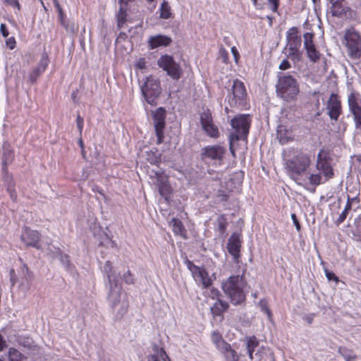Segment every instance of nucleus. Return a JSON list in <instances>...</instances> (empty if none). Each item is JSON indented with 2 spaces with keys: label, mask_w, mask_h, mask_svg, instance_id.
I'll return each mask as SVG.
<instances>
[{
  "label": "nucleus",
  "mask_w": 361,
  "mask_h": 361,
  "mask_svg": "<svg viewBox=\"0 0 361 361\" xmlns=\"http://www.w3.org/2000/svg\"><path fill=\"white\" fill-rule=\"evenodd\" d=\"M141 91L143 97L145 99L148 106L146 107V111L148 115H151L154 121V128L155 135L158 137V109L155 108L158 102V81L152 77L146 78L145 84L141 87Z\"/></svg>",
  "instance_id": "1"
},
{
  "label": "nucleus",
  "mask_w": 361,
  "mask_h": 361,
  "mask_svg": "<svg viewBox=\"0 0 361 361\" xmlns=\"http://www.w3.org/2000/svg\"><path fill=\"white\" fill-rule=\"evenodd\" d=\"M247 283L243 275L231 276L222 282V289L225 294L230 298L233 305H239L245 300L244 288Z\"/></svg>",
  "instance_id": "2"
},
{
  "label": "nucleus",
  "mask_w": 361,
  "mask_h": 361,
  "mask_svg": "<svg viewBox=\"0 0 361 361\" xmlns=\"http://www.w3.org/2000/svg\"><path fill=\"white\" fill-rule=\"evenodd\" d=\"M109 286L108 301L117 318H121L128 308L127 295L123 292L122 287L118 283V281L109 283Z\"/></svg>",
  "instance_id": "3"
},
{
  "label": "nucleus",
  "mask_w": 361,
  "mask_h": 361,
  "mask_svg": "<svg viewBox=\"0 0 361 361\" xmlns=\"http://www.w3.org/2000/svg\"><path fill=\"white\" fill-rule=\"evenodd\" d=\"M276 94L286 102L295 99L299 93V83L291 75L279 73L276 85Z\"/></svg>",
  "instance_id": "4"
},
{
  "label": "nucleus",
  "mask_w": 361,
  "mask_h": 361,
  "mask_svg": "<svg viewBox=\"0 0 361 361\" xmlns=\"http://www.w3.org/2000/svg\"><path fill=\"white\" fill-rule=\"evenodd\" d=\"M343 44L347 48L350 59H359L361 57V35L354 27L345 30Z\"/></svg>",
  "instance_id": "5"
},
{
  "label": "nucleus",
  "mask_w": 361,
  "mask_h": 361,
  "mask_svg": "<svg viewBox=\"0 0 361 361\" xmlns=\"http://www.w3.org/2000/svg\"><path fill=\"white\" fill-rule=\"evenodd\" d=\"M250 123V116L247 114H240L231 119V125L234 130V132L230 134L231 141L247 140Z\"/></svg>",
  "instance_id": "6"
},
{
  "label": "nucleus",
  "mask_w": 361,
  "mask_h": 361,
  "mask_svg": "<svg viewBox=\"0 0 361 361\" xmlns=\"http://www.w3.org/2000/svg\"><path fill=\"white\" fill-rule=\"evenodd\" d=\"M311 163L309 154L297 152L291 158L286 159V168L293 176H300L305 173Z\"/></svg>",
  "instance_id": "7"
},
{
  "label": "nucleus",
  "mask_w": 361,
  "mask_h": 361,
  "mask_svg": "<svg viewBox=\"0 0 361 361\" xmlns=\"http://www.w3.org/2000/svg\"><path fill=\"white\" fill-rule=\"evenodd\" d=\"M247 97V92L243 82L238 79L233 80L231 92L228 91V99L231 107L243 106Z\"/></svg>",
  "instance_id": "8"
},
{
  "label": "nucleus",
  "mask_w": 361,
  "mask_h": 361,
  "mask_svg": "<svg viewBox=\"0 0 361 361\" xmlns=\"http://www.w3.org/2000/svg\"><path fill=\"white\" fill-rule=\"evenodd\" d=\"M159 68L166 72L167 75L173 80H178L182 74L180 65L176 63L172 56L165 54L159 58Z\"/></svg>",
  "instance_id": "9"
},
{
  "label": "nucleus",
  "mask_w": 361,
  "mask_h": 361,
  "mask_svg": "<svg viewBox=\"0 0 361 361\" xmlns=\"http://www.w3.org/2000/svg\"><path fill=\"white\" fill-rule=\"evenodd\" d=\"M329 8L332 16L338 18H350L353 11L347 6L345 0H327Z\"/></svg>",
  "instance_id": "10"
},
{
  "label": "nucleus",
  "mask_w": 361,
  "mask_h": 361,
  "mask_svg": "<svg viewBox=\"0 0 361 361\" xmlns=\"http://www.w3.org/2000/svg\"><path fill=\"white\" fill-rule=\"evenodd\" d=\"M348 104L349 110L354 116L355 128L361 130V99L357 97L355 92L348 95Z\"/></svg>",
  "instance_id": "11"
},
{
  "label": "nucleus",
  "mask_w": 361,
  "mask_h": 361,
  "mask_svg": "<svg viewBox=\"0 0 361 361\" xmlns=\"http://www.w3.org/2000/svg\"><path fill=\"white\" fill-rule=\"evenodd\" d=\"M314 34L307 32L303 34L304 48L307 52V56L312 62H317L320 59L321 54L317 49L314 43Z\"/></svg>",
  "instance_id": "12"
},
{
  "label": "nucleus",
  "mask_w": 361,
  "mask_h": 361,
  "mask_svg": "<svg viewBox=\"0 0 361 361\" xmlns=\"http://www.w3.org/2000/svg\"><path fill=\"white\" fill-rule=\"evenodd\" d=\"M226 152V149L220 145H209L202 149L201 158L221 161Z\"/></svg>",
  "instance_id": "13"
},
{
  "label": "nucleus",
  "mask_w": 361,
  "mask_h": 361,
  "mask_svg": "<svg viewBox=\"0 0 361 361\" xmlns=\"http://www.w3.org/2000/svg\"><path fill=\"white\" fill-rule=\"evenodd\" d=\"M326 109L331 120L337 121L338 119L341 114V103L336 94H331L326 104Z\"/></svg>",
  "instance_id": "14"
},
{
  "label": "nucleus",
  "mask_w": 361,
  "mask_h": 361,
  "mask_svg": "<svg viewBox=\"0 0 361 361\" xmlns=\"http://www.w3.org/2000/svg\"><path fill=\"white\" fill-rule=\"evenodd\" d=\"M241 247V241L240 234L234 233L228 239L227 243V250L230 255L233 256L235 263L239 262L240 250Z\"/></svg>",
  "instance_id": "15"
},
{
  "label": "nucleus",
  "mask_w": 361,
  "mask_h": 361,
  "mask_svg": "<svg viewBox=\"0 0 361 361\" xmlns=\"http://www.w3.org/2000/svg\"><path fill=\"white\" fill-rule=\"evenodd\" d=\"M21 240L27 246H32L37 249L40 248V246L39 245V234L36 231L26 228L21 235Z\"/></svg>",
  "instance_id": "16"
},
{
  "label": "nucleus",
  "mask_w": 361,
  "mask_h": 361,
  "mask_svg": "<svg viewBox=\"0 0 361 361\" xmlns=\"http://www.w3.org/2000/svg\"><path fill=\"white\" fill-rule=\"evenodd\" d=\"M302 45V39L299 35V30L297 27H292L286 32V45L287 47L300 49Z\"/></svg>",
  "instance_id": "17"
},
{
  "label": "nucleus",
  "mask_w": 361,
  "mask_h": 361,
  "mask_svg": "<svg viewBox=\"0 0 361 361\" xmlns=\"http://www.w3.org/2000/svg\"><path fill=\"white\" fill-rule=\"evenodd\" d=\"M192 276L196 281L201 283L204 288H207L212 285V281L204 268L199 267Z\"/></svg>",
  "instance_id": "18"
},
{
  "label": "nucleus",
  "mask_w": 361,
  "mask_h": 361,
  "mask_svg": "<svg viewBox=\"0 0 361 361\" xmlns=\"http://www.w3.org/2000/svg\"><path fill=\"white\" fill-rule=\"evenodd\" d=\"M171 192V187L163 183L162 177L159 174V195L161 197V198H159V204H162V200L166 204L169 203Z\"/></svg>",
  "instance_id": "19"
},
{
  "label": "nucleus",
  "mask_w": 361,
  "mask_h": 361,
  "mask_svg": "<svg viewBox=\"0 0 361 361\" xmlns=\"http://www.w3.org/2000/svg\"><path fill=\"white\" fill-rule=\"evenodd\" d=\"M244 341L246 345L247 353L250 360H253V353L255 351V349L259 346V339L255 336H245L244 338Z\"/></svg>",
  "instance_id": "20"
},
{
  "label": "nucleus",
  "mask_w": 361,
  "mask_h": 361,
  "mask_svg": "<svg viewBox=\"0 0 361 361\" xmlns=\"http://www.w3.org/2000/svg\"><path fill=\"white\" fill-rule=\"evenodd\" d=\"M283 51H286V57L290 59L294 63H296L302 60V51L300 49L290 47L286 46Z\"/></svg>",
  "instance_id": "21"
},
{
  "label": "nucleus",
  "mask_w": 361,
  "mask_h": 361,
  "mask_svg": "<svg viewBox=\"0 0 361 361\" xmlns=\"http://www.w3.org/2000/svg\"><path fill=\"white\" fill-rule=\"evenodd\" d=\"M20 274L27 281L26 283L22 282L20 286L25 290H28L30 288V283L33 279V273L30 271L25 264H23L20 267Z\"/></svg>",
  "instance_id": "22"
},
{
  "label": "nucleus",
  "mask_w": 361,
  "mask_h": 361,
  "mask_svg": "<svg viewBox=\"0 0 361 361\" xmlns=\"http://www.w3.org/2000/svg\"><path fill=\"white\" fill-rule=\"evenodd\" d=\"M316 167L317 170L323 173L325 177V180L333 177L334 171L328 159L320 163H317Z\"/></svg>",
  "instance_id": "23"
},
{
  "label": "nucleus",
  "mask_w": 361,
  "mask_h": 361,
  "mask_svg": "<svg viewBox=\"0 0 361 361\" xmlns=\"http://www.w3.org/2000/svg\"><path fill=\"white\" fill-rule=\"evenodd\" d=\"M173 17L174 14L172 12L169 3L167 1L164 0L159 7V18L171 19L173 18Z\"/></svg>",
  "instance_id": "24"
},
{
  "label": "nucleus",
  "mask_w": 361,
  "mask_h": 361,
  "mask_svg": "<svg viewBox=\"0 0 361 361\" xmlns=\"http://www.w3.org/2000/svg\"><path fill=\"white\" fill-rule=\"evenodd\" d=\"M169 226L172 228V230L176 235H179L185 238V230L180 220L173 218L169 221Z\"/></svg>",
  "instance_id": "25"
},
{
  "label": "nucleus",
  "mask_w": 361,
  "mask_h": 361,
  "mask_svg": "<svg viewBox=\"0 0 361 361\" xmlns=\"http://www.w3.org/2000/svg\"><path fill=\"white\" fill-rule=\"evenodd\" d=\"M228 303L218 298L214 306L211 308V311L214 315H220L228 308Z\"/></svg>",
  "instance_id": "26"
},
{
  "label": "nucleus",
  "mask_w": 361,
  "mask_h": 361,
  "mask_svg": "<svg viewBox=\"0 0 361 361\" xmlns=\"http://www.w3.org/2000/svg\"><path fill=\"white\" fill-rule=\"evenodd\" d=\"M103 271L106 275L109 283L117 281L115 271L113 270L111 263L109 261L105 262L103 267Z\"/></svg>",
  "instance_id": "27"
},
{
  "label": "nucleus",
  "mask_w": 361,
  "mask_h": 361,
  "mask_svg": "<svg viewBox=\"0 0 361 361\" xmlns=\"http://www.w3.org/2000/svg\"><path fill=\"white\" fill-rule=\"evenodd\" d=\"M8 361H25L27 357L22 354L18 350L10 348L8 352Z\"/></svg>",
  "instance_id": "28"
},
{
  "label": "nucleus",
  "mask_w": 361,
  "mask_h": 361,
  "mask_svg": "<svg viewBox=\"0 0 361 361\" xmlns=\"http://www.w3.org/2000/svg\"><path fill=\"white\" fill-rule=\"evenodd\" d=\"M338 353L345 359V361H353L357 358V355L353 353L352 350L343 346H340L338 348Z\"/></svg>",
  "instance_id": "29"
},
{
  "label": "nucleus",
  "mask_w": 361,
  "mask_h": 361,
  "mask_svg": "<svg viewBox=\"0 0 361 361\" xmlns=\"http://www.w3.org/2000/svg\"><path fill=\"white\" fill-rule=\"evenodd\" d=\"M203 130L207 134L208 136L217 138L219 136V132L218 128L213 123H209L202 126Z\"/></svg>",
  "instance_id": "30"
},
{
  "label": "nucleus",
  "mask_w": 361,
  "mask_h": 361,
  "mask_svg": "<svg viewBox=\"0 0 361 361\" xmlns=\"http://www.w3.org/2000/svg\"><path fill=\"white\" fill-rule=\"evenodd\" d=\"M13 159L14 152L12 150L6 149L4 151L2 159V162L4 165H9L13 161Z\"/></svg>",
  "instance_id": "31"
},
{
  "label": "nucleus",
  "mask_w": 361,
  "mask_h": 361,
  "mask_svg": "<svg viewBox=\"0 0 361 361\" xmlns=\"http://www.w3.org/2000/svg\"><path fill=\"white\" fill-rule=\"evenodd\" d=\"M166 115V111L164 108L159 107V143L161 142L163 138L162 128L164 127V118Z\"/></svg>",
  "instance_id": "32"
},
{
  "label": "nucleus",
  "mask_w": 361,
  "mask_h": 361,
  "mask_svg": "<svg viewBox=\"0 0 361 361\" xmlns=\"http://www.w3.org/2000/svg\"><path fill=\"white\" fill-rule=\"evenodd\" d=\"M212 341L217 348L226 341L223 339L222 336L218 331H213L212 334Z\"/></svg>",
  "instance_id": "33"
},
{
  "label": "nucleus",
  "mask_w": 361,
  "mask_h": 361,
  "mask_svg": "<svg viewBox=\"0 0 361 361\" xmlns=\"http://www.w3.org/2000/svg\"><path fill=\"white\" fill-rule=\"evenodd\" d=\"M200 122L202 126L204 125L212 123L213 122L212 114L209 110L203 111L200 115Z\"/></svg>",
  "instance_id": "34"
},
{
  "label": "nucleus",
  "mask_w": 361,
  "mask_h": 361,
  "mask_svg": "<svg viewBox=\"0 0 361 361\" xmlns=\"http://www.w3.org/2000/svg\"><path fill=\"white\" fill-rule=\"evenodd\" d=\"M309 181L312 185L316 186V185H319V184H321L322 183H323L326 180H322V176L321 175V173H315V174L314 173L311 174L309 176Z\"/></svg>",
  "instance_id": "35"
},
{
  "label": "nucleus",
  "mask_w": 361,
  "mask_h": 361,
  "mask_svg": "<svg viewBox=\"0 0 361 361\" xmlns=\"http://www.w3.org/2000/svg\"><path fill=\"white\" fill-rule=\"evenodd\" d=\"M126 22V14L123 11L122 8L120 9L117 15V25L118 28L123 27V25Z\"/></svg>",
  "instance_id": "36"
},
{
  "label": "nucleus",
  "mask_w": 361,
  "mask_h": 361,
  "mask_svg": "<svg viewBox=\"0 0 361 361\" xmlns=\"http://www.w3.org/2000/svg\"><path fill=\"white\" fill-rule=\"evenodd\" d=\"M239 355L237 352L231 348L229 352L224 357L226 361H238L239 360Z\"/></svg>",
  "instance_id": "37"
},
{
  "label": "nucleus",
  "mask_w": 361,
  "mask_h": 361,
  "mask_svg": "<svg viewBox=\"0 0 361 361\" xmlns=\"http://www.w3.org/2000/svg\"><path fill=\"white\" fill-rule=\"evenodd\" d=\"M60 23L65 28L66 32L71 33V34L74 33L75 25L73 23L70 22L68 20H62V22Z\"/></svg>",
  "instance_id": "38"
},
{
  "label": "nucleus",
  "mask_w": 361,
  "mask_h": 361,
  "mask_svg": "<svg viewBox=\"0 0 361 361\" xmlns=\"http://www.w3.org/2000/svg\"><path fill=\"white\" fill-rule=\"evenodd\" d=\"M44 70L39 69V67L37 66L35 68L30 74V80L31 82H34L37 80V78L44 73Z\"/></svg>",
  "instance_id": "39"
},
{
  "label": "nucleus",
  "mask_w": 361,
  "mask_h": 361,
  "mask_svg": "<svg viewBox=\"0 0 361 361\" xmlns=\"http://www.w3.org/2000/svg\"><path fill=\"white\" fill-rule=\"evenodd\" d=\"M172 42L171 37L159 34V47H168Z\"/></svg>",
  "instance_id": "40"
},
{
  "label": "nucleus",
  "mask_w": 361,
  "mask_h": 361,
  "mask_svg": "<svg viewBox=\"0 0 361 361\" xmlns=\"http://www.w3.org/2000/svg\"><path fill=\"white\" fill-rule=\"evenodd\" d=\"M48 64H49L48 56L46 54H43L41 57V59L38 63V66L39 67V69L45 71Z\"/></svg>",
  "instance_id": "41"
},
{
  "label": "nucleus",
  "mask_w": 361,
  "mask_h": 361,
  "mask_svg": "<svg viewBox=\"0 0 361 361\" xmlns=\"http://www.w3.org/2000/svg\"><path fill=\"white\" fill-rule=\"evenodd\" d=\"M59 260L66 267V269H69L71 268V263L69 260V256L66 254H63L61 252L59 253Z\"/></svg>",
  "instance_id": "42"
},
{
  "label": "nucleus",
  "mask_w": 361,
  "mask_h": 361,
  "mask_svg": "<svg viewBox=\"0 0 361 361\" xmlns=\"http://www.w3.org/2000/svg\"><path fill=\"white\" fill-rule=\"evenodd\" d=\"M231 345L227 343L226 341L222 345H221L219 347L217 348L218 350L224 355L225 357L226 355L229 352V350L231 349Z\"/></svg>",
  "instance_id": "43"
},
{
  "label": "nucleus",
  "mask_w": 361,
  "mask_h": 361,
  "mask_svg": "<svg viewBox=\"0 0 361 361\" xmlns=\"http://www.w3.org/2000/svg\"><path fill=\"white\" fill-rule=\"evenodd\" d=\"M123 279L125 281V282L128 284L134 283L135 279L130 271H127L125 274H123Z\"/></svg>",
  "instance_id": "44"
},
{
  "label": "nucleus",
  "mask_w": 361,
  "mask_h": 361,
  "mask_svg": "<svg viewBox=\"0 0 361 361\" xmlns=\"http://www.w3.org/2000/svg\"><path fill=\"white\" fill-rule=\"evenodd\" d=\"M326 159H328L327 153L324 149H321L317 156V163L322 162Z\"/></svg>",
  "instance_id": "45"
},
{
  "label": "nucleus",
  "mask_w": 361,
  "mask_h": 361,
  "mask_svg": "<svg viewBox=\"0 0 361 361\" xmlns=\"http://www.w3.org/2000/svg\"><path fill=\"white\" fill-rule=\"evenodd\" d=\"M185 264H186L188 269L191 272L192 275L199 269L200 267L196 266L193 264L192 262H191L189 259H186L185 262Z\"/></svg>",
  "instance_id": "46"
},
{
  "label": "nucleus",
  "mask_w": 361,
  "mask_h": 361,
  "mask_svg": "<svg viewBox=\"0 0 361 361\" xmlns=\"http://www.w3.org/2000/svg\"><path fill=\"white\" fill-rule=\"evenodd\" d=\"M219 229L221 233H224L226 228V219L224 216H221L218 219Z\"/></svg>",
  "instance_id": "47"
},
{
  "label": "nucleus",
  "mask_w": 361,
  "mask_h": 361,
  "mask_svg": "<svg viewBox=\"0 0 361 361\" xmlns=\"http://www.w3.org/2000/svg\"><path fill=\"white\" fill-rule=\"evenodd\" d=\"M149 49L158 47V35L152 37L148 42Z\"/></svg>",
  "instance_id": "48"
},
{
  "label": "nucleus",
  "mask_w": 361,
  "mask_h": 361,
  "mask_svg": "<svg viewBox=\"0 0 361 361\" xmlns=\"http://www.w3.org/2000/svg\"><path fill=\"white\" fill-rule=\"evenodd\" d=\"M259 305L261 308V310L264 312V313L267 314L268 317H271V311L269 310V307L267 305V303L264 300H260L259 302Z\"/></svg>",
  "instance_id": "49"
},
{
  "label": "nucleus",
  "mask_w": 361,
  "mask_h": 361,
  "mask_svg": "<svg viewBox=\"0 0 361 361\" xmlns=\"http://www.w3.org/2000/svg\"><path fill=\"white\" fill-rule=\"evenodd\" d=\"M289 59H283L281 63H280L279 65V69L282 70V71H286V70H288L289 69L290 67H291V65H290V61H288Z\"/></svg>",
  "instance_id": "50"
},
{
  "label": "nucleus",
  "mask_w": 361,
  "mask_h": 361,
  "mask_svg": "<svg viewBox=\"0 0 361 361\" xmlns=\"http://www.w3.org/2000/svg\"><path fill=\"white\" fill-rule=\"evenodd\" d=\"M348 212V211H345V209H343V211L340 214L338 218L336 219V224L337 225H339L341 223H343L345 220Z\"/></svg>",
  "instance_id": "51"
},
{
  "label": "nucleus",
  "mask_w": 361,
  "mask_h": 361,
  "mask_svg": "<svg viewBox=\"0 0 361 361\" xmlns=\"http://www.w3.org/2000/svg\"><path fill=\"white\" fill-rule=\"evenodd\" d=\"M325 274L329 281H334L336 283L339 281L338 277L336 276L334 273L331 272L327 269L325 270Z\"/></svg>",
  "instance_id": "52"
},
{
  "label": "nucleus",
  "mask_w": 361,
  "mask_h": 361,
  "mask_svg": "<svg viewBox=\"0 0 361 361\" xmlns=\"http://www.w3.org/2000/svg\"><path fill=\"white\" fill-rule=\"evenodd\" d=\"M8 192L10 195L12 201L16 202L17 200V192L13 187L9 185L7 188Z\"/></svg>",
  "instance_id": "53"
},
{
  "label": "nucleus",
  "mask_w": 361,
  "mask_h": 361,
  "mask_svg": "<svg viewBox=\"0 0 361 361\" xmlns=\"http://www.w3.org/2000/svg\"><path fill=\"white\" fill-rule=\"evenodd\" d=\"M268 2L269 5H271V10L273 12H277L279 4V0H268Z\"/></svg>",
  "instance_id": "54"
},
{
  "label": "nucleus",
  "mask_w": 361,
  "mask_h": 361,
  "mask_svg": "<svg viewBox=\"0 0 361 361\" xmlns=\"http://www.w3.org/2000/svg\"><path fill=\"white\" fill-rule=\"evenodd\" d=\"M6 44L10 49H13L16 47V41L13 37H11L6 39Z\"/></svg>",
  "instance_id": "55"
},
{
  "label": "nucleus",
  "mask_w": 361,
  "mask_h": 361,
  "mask_svg": "<svg viewBox=\"0 0 361 361\" xmlns=\"http://www.w3.org/2000/svg\"><path fill=\"white\" fill-rule=\"evenodd\" d=\"M160 360L162 361H171L162 348H159V360Z\"/></svg>",
  "instance_id": "56"
},
{
  "label": "nucleus",
  "mask_w": 361,
  "mask_h": 361,
  "mask_svg": "<svg viewBox=\"0 0 361 361\" xmlns=\"http://www.w3.org/2000/svg\"><path fill=\"white\" fill-rule=\"evenodd\" d=\"M76 122L78 129L81 134L83 128V118L80 115H78Z\"/></svg>",
  "instance_id": "57"
},
{
  "label": "nucleus",
  "mask_w": 361,
  "mask_h": 361,
  "mask_svg": "<svg viewBox=\"0 0 361 361\" xmlns=\"http://www.w3.org/2000/svg\"><path fill=\"white\" fill-rule=\"evenodd\" d=\"M5 1L11 6L17 8L18 11L20 10V5L18 0H6Z\"/></svg>",
  "instance_id": "58"
},
{
  "label": "nucleus",
  "mask_w": 361,
  "mask_h": 361,
  "mask_svg": "<svg viewBox=\"0 0 361 361\" xmlns=\"http://www.w3.org/2000/svg\"><path fill=\"white\" fill-rule=\"evenodd\" d=\"M291 219L293 220V224L295 225L296 229L298 231H300V223L297 219V216L295 214H291Z\"/></svg>",
  "instance_id": "59"
},
{
  "label": "nucleus",
  "mask_w": 361,
  "mask_h": 361,
  "mask_svg": "<svg viewBox=\"0 0 361 361\" xmlns=\"http://www.w3.org/2000/svg\"><path fill=\"white\" fill-rule=\"evenodd\" d=\"M0 31L4 37H7L9 35L8 30L6 25L4 23H1L0 25Z\"/></svg>",
  "instance_id": "60"
},
{
  "label": "nucleus",
  "mask_w": 361,
  "mask_h": 361,
  "mask_svg": "<svg viewBox=\"0 0 361 361\" xmlns=\"http://www.w3.org/2000/svg\"><path fill=\"white\" fill-rule=\"evenodd\" d=\"M277 136H278V138L279 140V142L282 144V145H284L286 143L288 142V139L285 137V136H283L282 135V133L281 131H278V133H277Z\"/></svg>",
  "instance_id": "61"
},
{
  "label": "nucleus",
  "mask_w": 361,
  "mask_h": 361,
  "mask_svg": "<svg viewBox=\"0 0 361 361\" xmlns=\"http://www.w3.org/2000/svg\"><path fill=\"white\" fill-rule=\"evenodd\" d=\"M220 295H221L220 291L218 289L214 288H212V290H211V297L213 299L216 298L218 300V298L220 296Z\"/></svg>",
  "instance_id": "62"
},
{
  "label": "nucleus",
  "mask_w": 361,
  "mask_h": 361,
  "mask_svg": "<svg viewBox=\"0 0 361 361\" xmlns=\"http://www.w3.org/2000/svg\"><path fill=\"white\" fill-rule=\"evenodd\" d=\"M147 160L152 165H157L158 164V157L156 156L149 155V157H147Z\"/></svg>",
  "instance_id": "63"
},
{
  "label": "nucleus",
  "mask_w": 361,
  "mask_h": 361,
  "mask_svg": "<svg viewBox=\"0 0 361 361\" xmlns=\"http://www.w3.org/2000/svg\"><path fill=\"white\" fill-rule=\"evenodd\" d=\"M231 53L233 54V55L234 56L235 62H238L240 55H239L238 51L235 47H231Z\"/></svg>",
  "instance_id": "64"
}]
</instances>
